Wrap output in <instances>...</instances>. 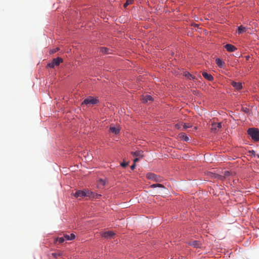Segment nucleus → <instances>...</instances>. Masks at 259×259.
<instances>
[{
  "label": "nucleus",
  "mask_w": 259,
  "mask_h": 259,
  "mask_svg": "<svg viewBox=\"0 0 259 259\" xmlns=\"http://www.w3.org/2000/svg\"><path fill=\"white\" fill-rule=\"evenodd\" d=\"M247 133L253 141H259V130L257 128H250L248 130Z\"/></svg>",
  "instance_id": "obj_1"
},
{
  "label": "nucleus",
  "mask_w": 259,
  "mask_h": 259,
  "mask_svg": "<svg viewBox=\"0 0 259 259\" xmlns=\"http://www.w3.org/2000/svg\"><path fill=\"white\" fill-rule=\"evenodd\" d=\"M63 62V60L62 58L60 57H57L56 58L53 59L51 62L48 64L47 67L54 68L55 66H59L60 63H62Z\"/></svg>",
  "instance_id": "obj_2"
},
{
  "label": "nucleus",
  "mask_w": 259,
  "mask_h": 259,
  "mask_svg": "<svg viewBox=\"0 0 259 259\" xmlns=\"http://www.w3.org/2000/svg\"><path fill=\"white\" fill-rule=\"evenodd\" d=\"M99 102V100L96 98H94L92 97H89L87 99H84L82 104L88 105H95Z\"/></svg>",
  "instance_id": "obj_3"
},
{
  "label": "nucleus",
  "mask_w": 259,
  "mask_h": 259,
  "mask_svg": "<svg viewBox=\"0 0 259 259\" xmlns=\"http://www.w3.org/2000/svg\"><path fill=\"white\" fill-rule=\"evenodd\" d=\"M222 128V124L221 122L219 123H213L211 124V130L212 132L215 133L219 130Z\"/></svg>",
  "instance_id": "obj_4"
},
{
  "label": "nucleus",
  "mask_w": 259,
  "mask_h": 259,
  "mask_svg": "<svg viewBox=\"0 0 259 259\" xmlns=\"http://www.w3.org/2000/svg\"><path fill=\"white\" fill-rule=\"evenodd\" d=\"M225 48L229 52H233L237 50V48L231 44H227L225 46Z\"/></svg>",
  "instance_id": "obj_5"
},
{
  "label": "nucleus",
  "mask_w": 259,
  "mask_h": 259,
  "mask_svg": "<svg viewBox=\"0 0 259 259\" xmlns=\"http://www.w3.org/2000/svg\"><path fill=\"white\" fill-rule=\"evenodd\" d=\"M74 196L76 198H82L85 197V193H84V191L78 190L74 194Z\"/></svg>",
  "instance_id": "obj_6"
},
{
  "label": "nucleus",
  "mask_w": 259,
  "mask_h": 259,
  "mask_svg": "<svg viewBox=\"0 0 259 259\" xmlns=\"http://www.w3.org/2000/svg\"><path fill=\"white\" fill-rule=\"evenodd\" d=\"M189 244L191 246H193L195 248H199V247H200V245H201V243H200V241H197V240L190 241L189 243Z\"/></svg>",
  "instance_id": "obj_7"
},
{
  "label": "nucleus",
  "mask_w": 259,
  "mask_h": 259,
  "mask_svg": "<svg viewBox=\"0 0 259 259\" xmlns=\"http://www.w3.org/2000/svg\"><path fill=\"white\" fill-rule=\"evenodd\" d=\"M232 85L236 90H239L242 88V83L239 82L232 81L231 83Z\"/></svg>",
  "instance_id": "obj_8"
},
{
  "label": "nucleus",
  "mask_w": 259,
  "mask_h": 259,
  "mask_svg": "<svg viewBox=\"0 0 259 259\" xmlns=\"http://www.w3.org/2000/svg\"><path fill=\"white\" fill-rule=\"evenodd\" d=\"M114 235V233L112 231H107L102 234V237L107 238H111Z\"/></svg>",
  "instance_id": "obj_9"
},
{
  "label": "nucleus",
  "mask_w": 259,
  "mask_h": 259,
  "mask_svg": "<svg viewBox=\"0 0 259 259\" xmlns=\"http://www.w3.org/2000/svg\"><path fill=\"white\" fill-rule=\"evenodd\" d=\"M143 152L141 150L137 151L135 152H132L131 154L135 157H142Z\"/></svg>",
  "instance_id": "obj_10"
},
{
  "label": "nucleus",
  "mask_w": 259,
  "mask_h": 259,
  "mask_svg": "<svg viewBox=\"0 0 259 259\" xmlns=\"http://www.w3.org/2000/svg\"><path fill=\"white\" fill-rule=\"evenodd\" d=\"M202 75L204 77V78H205L206 79L209 81H211L213 79V76L211 74H208L207 72H203L202 73Z\"/></svg>",
  "instance_id": "obj_11"
},
{
  "label": "nucleus",
  "mask_w": 259,
  "mask_h": 259,
  "mask_svg": "<svg viewBox=\"0 0 259 259\" xmlns=\"http://www.w3.org/2000/svg\"><path fill=\"white\" fill-rule=\"evenodd\" d=\"M153 100L152 97L150 95H146L142 98V101L143 103H148L149 102Z\"/></svg>",
  "instance_id": "obj_12"
},
{
  "label": "nucleus",
  "mask_w": 259,
  "mask_h": 259,
  "mask_svg": "<svg viewBox=\"0 0 259 259\" xmlns=\"http://www.w3.org/2000/svg\"><path fill=\"white\" fill-rule=\"evenodd\" d=\"M110 50L106 47H101L99 49V52L103 54H110L109 52Z\"/></svg>",
  "instance_id": "obj_13"
},
{
  "label": "nucleus",
  "mask_w": 259,
  "mask_h": 259,
  "mask_svg": "<svg viewBox=\"0 0 259 259\" xmlns=\"http://www.w3.org/2000/svg\"><path fill=\"white\" fill-rule=\"evenodd\" d=\"M64 237L65 238V240H72L75 238V236L74 234L72 233L70 235L65 234L64 235Z\"/></svg>",
  "instance_id": "obj_14"
},
{
  "label": "nucleus",
  "mask_w": 259,
  "mask_h": 259,
  "mask_svg": "<svg viewBox=\"0 0 259 259\" xmlns=\"http://www.w3.org/2000/svg\"><path fill=\"white\" fill-rule=\"evenodd\" d=\"M215 62L218 66L220 67H222L225 65L224 62L218 58L215 59Z\"/></svg>",
  "instance_id": "obj_15"
},
{
  "label": "nucleus",
  "mask_w": 259,
  "mask_h": 259,
  "mask_svg": "<svg viewBox=\"0 0 259 259\" xmlns=\"http://www.w3.org/2000/svg\"><path fill=\"white\" fill-rule=\"evenodd\" d=\"M109 131L111 133H114L116 135L118 134L119 132V128L114 126H111L110 127Z\"/></svg>",
  "instance_id": "obj_16"
},
{
  "label": "nucleus",
  "mask_w": 259,
  "mask_h": 259,
  "mask_svg": "<svg viewBox=\"0 0 259 259\" xmlns=\"http://www.w3.org/2000/svg\"><path fill=\"white\" fill-rule=\"evenodd\" d=\"M84 193H85V196L89 197H95V193L92 191L85 190H84Z\"/></svg>",
  "instance_id": "obj_17"
},
{
  "label": "nucleus",
  "mask_w": 259,
  "mask_h": 259,
  "mask_svg": "<svg viewBox=\"0 0 259 259\" xmlns=\"http://www.w3.org/2000/svg\"><path fill=\"white\" fill-rule=\"evenodd\" d=\"M180 138L185 141H188L189 140V138L188 137H187L185 134L184 133H181L179 134Z\"/></svg>",
  "instance_id": "obj_18"
},
{
  "label": "nucleus",
  "mask_w": 259,
  "mask_h": 259,
  "mask_svg": "<svg viewBox=\"0 0 259 259\" xmlns=\"http://www.w3.org/2000/svg\"><path fill=\"white\" fill-rule=\"evenodd\" d=\"M156 175L152 173H149L147 175V178L150 180H156Z\"/></svg>",
  "instance_id": "obj_19"
},
{
  "label": "nucleus",
  "mask_w": 259,
  "mask_h": 259,
  "mask_svg": "<svg viewBox=\"0 0 259 259\" xmlns=\"http://www.w3.org/2000/svg\"><path fill=\"white\" fill-rule=\"evenodd\" d=\"M246 28L245 27H243L242 26H240L238 28V32L239 34H240L243 32H245V31H246Z\"/></svg>",
  "instance_id": "obj_20"
},
{
  "label": "nucleus",
  "mask_w": 259,
  "mask_h": 259,
  "mask_svg": "<svg viewBox=\"0 0 259 259\" xmlns=\"http://www.w3.org/2000/svg\"><path fill=\"white\" fill-rule=\"evenodd\" d=\"M65 241V238L63 237H58L55 239V242L58 241L60 243H63Z\"/></svg>",
  "instance_id": "obj_21"
},
{
  "label": "nucleus",
  "mask_w": 259,
  "mask_h": 259,
  "mask_svg": "<svg viewBox=\"0 0 259 259\" xmlns=\"http://www.w3.org/2000/svg\"><path fill=\"white\" fill-rule=\"evenodd\" d=\"M151 188H155V187H160V188H164V187L163 186V185H162V184H153L152 185H151L150 186Z\"/></svg>",
  "instance_id": "obj_22"
},
{
  "label": "nucleus",
  "mask_w": 259,
  "mask_h": 259,
  "mask_svg": "<svg viewBox=\"0 0 259 259\" xmlns=\"http://www.w3.org/2000/svg\"><path fill=\"white\" fill-rule=\"evenodd\" d=\"M133 2V0H126L125 3L124 4V7L126 8L129 5L132 4Z\"/></svg>",
  "instance_id": "obj_23"
},
{
  "label": "nucleus",
  "mask_w": 259,
  "mask_h": 259,
  "mask_svg": "<svg viewBox=\"0 0 259 259\" xmlns=\"http://www.w3.org/2000/svg\"><path fill=\"white\" fill-rule=\"evenodd\" d=\"M185 75L186 77L189 78L190 79L195 78V77L193 76L189 72L186 73Z\"/></svg>",
  "instance_id": "obj_24"
},
{
  "label": "nucleus",
  "mask_w": 259,
  "mask_h": 259,
  "mask_svg": "<svg viewBox=\"0 0 259 259\" xmlns=\"http://www.w3.org/2000/svg\"><path fill=\"white\" fill-rule=\"evenodd\" d=\"M183 127H184V128L186 129V128H188L191 127H192V125L190 124V123H185L184 124Z\"/></svg>",
  "instance_id": "obj_25"
},
{
  "label": "nucleus",
  "mask_w": 259,
  "mask_h": 259,
  "mask_svg": "<svg viewBox=\"0 0 259 259\" xmlns=\"http://www.w3.org/2000/svg\"><path fill=\"white\" fill-rule=\"evenodd\" d=\"M105 184V182L104 180L101 179L99 181V185H101L102 186H104Z\"/></svg>",
  "instance_id": "obj_26"
},
{
  "label": "nucleus",
  "mask_w": 259,
  "mask_h": 259,
  "mask_svg": "<svg viewBox=\"0 0 259 259\" xmlns=\"http://www.w3.org/2000/svg\"><path fill=\"white\" fill-rule=\"evenodd\" d=\"M52 255L54 257L57 258L58 256L60 255V253H52Z\"/></svg>",
  "instance_id": "obj_27"
},
{
  "label": "nucleus",
  "mask_w": 259,
  "mask_h": 259,
  "mask_svg": "<svg viewBox=\"0 0 259 259\" xmlns=\"http://www.w3.org/2000/svg\"><path fill=\"white\" fill-rule=\"evenodd\" d=\"M120 164H121V166H122L123 167H125L128 165V162H127V163L122 162Z\"/></svg>",
  "instance_id": "obj_28"
},
{
  "label": "nucleus",
  "mask_w": 259,
  "mask_h": 259,
  "mask_svg": "<svg viewBox=\"0 0 259 259\" xmlns=\"http://www.w3.org/2000/svg\"><path fill=\"white\" fill-rule=\"evenodd\" d=\"M249 152L254 156H256L255 152L254 150L250 151Z\"/></svg>",
  "instance_id": "obj_29"
},
{
  "label": "nucleus",
  "mask_w": 259,
  "mask_h": 259,
  "mask_svg": "<svg viewBox=\"0 0 259 259\" xmlns=\"http://www.w3.org/2000/svg\"><path fill=\"white\" fill-rule=\"evenodd\" d=\"M58 50H59V48H56V49H55V50H52V51H51V53H52V54H54V53H56V52L57 51H58Z\"/></svg>",
  "instance_id": "obj_30"
},
{
  "label": "nucleus",
  "mask_w": 259,
  "mask_h": 259,
  "mask_svg": "<svg viewBox=\"0 0 259 259\" xmlns=\"http://www.w3.org/2000/svg\"><path fill=\"white\" fill-rule=\"evenodd\" d=\"M140 158V157H136V158H135L134 159V163H135L136 162H138Z\"/></svg>",
  "instance_id": "obj_31"
},
{
  "label": "nucleus",
  "mask_w": 259,
  "mask_h": 259,
  "mask_svg": "<svg viewBox=\"0 0 259 259\" xmlns=\"http://www.w3.org/2000/svg\"><path fill=\"white\" fill-rule=\"evenodd\" d=\"M224 175L226 177L229 176L230 175V172L229 171H225Z\"/></svg>",
  "instance_id": "obj_32"
},
{
  "label": "nucleus",
  "mask_w": 259,
  "mask_h": 259,
  "mask_svg": "<svg viewBox=\"0 0 259 259\" xmlns=\"http://www.w3.org/2000/svg\"><path fill=\"white\" fill-rule=\"evenodd\" d=\"M135 166H136V165L134 163V164H133L131 166V169L132 170H134L135 168Z\"/></svg>",
  "instance_id": "obj_33"
},
{
  "label": "nucleus",
  "mask_w": 259,
  "mask_h": 259,
  "mask_svg": "<svg viewBox=\"0 0 259 259\" xmlns=\"http://www.w3.org/2000/svg\"><path fill=\"white\" fill-rule=\"evenodd\" d=\"M100 196H101V195H99V194H95V197L94 198H98Z\"/></svg>",
  "instance_id": "obj_34"
},
{
  "label": "nucleus",
  "mask_w": 259,
  "mask_h": 259,
  "mask_svg": "<svg viewBox=\"0 0 259 259\" xmlns=\"http://www.w3.org/2000/svg\"><path fill=\"white\" fill-rule=\"evenodd\" d=\"M175 127H176V128L179 129L180 127V125L179 124H177L175 125Z\"/></svg>",
  "instance_id": "obj_35"
},
{
  "label": "nucleus",
  "mask_w": 259,
  "mask_h": 259,
  "mask_svg": "<svg viewBox=\"0 0 259 259\" xmlns=\"http://www.w3.org/2000/svg\"><path fill=\"white\" fill-rule=\"evenodd\" d=\"M256 156H257V157L259 158V154H257Z\"/></svg>",
  "instance_id": "obj_36"
},
{
  "label": "nucleus",
  "mask_w": 259,
  "mask_h": 259,
  "mask_svg": "<svg viewBox=\"0 0 259 259\" xmlns=\"http://www.w3.org/2000/svg\"><path fill=\"white\" fill-rule=\"evenodd\" d=\"M194 128H195V130H197V127H195Z\"/></svg>",
  "instance_id": "obj_37"
}]
</instances>
